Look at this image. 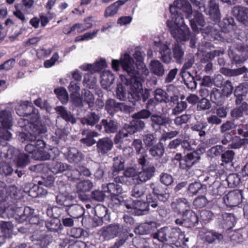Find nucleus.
Listing matches in <instances>:
<instances>
[{
  "label": "nucleus",
  "instance_id": "nucleus-48",
  "mask_svg": "<svg viewBox=\"0 0 248 248\" xmlns=\"http://www.w3.org/2000/svg\"><path fill=\"white\" fill-rule=\"evenodd\" d=\"M71 196L68 195L63 194H59L56 197V202L61 205L68 207L71 204L72 202Z\"/></svg>",
  "mask_w": 248,
  "mask_h": 248
},
{
  "label": "nucleus",
  "instance_id": "nucleus-31",
  "mask_svg": "<svg viewBox=\"0 0 248 248\" xmlns=\"http://www.w3.org/2000/svg\"><path fill=\"white\" fill-rule=\"evenodd\" d=\"M124 3L125 1L119 0L107 7L105 11V17L111 16L117 14L120 6Z\"/></svg>",
  "mask_w": 248,
  "mask_h": 248
},
{
  "label": "nucleus",
  "instance_id": "nucleus-2",
  "mask_svg": "<svg viewBox=\"0 0 248 248\" xmlns=\"http://www.w3.org/2000/svg\"><path fill=\"white\" fill-rule=\"evenodd\" d=\"M33 127L31 132H21L18 135V139L21 142L29 141L25 146V150L28 153L29 156L34 158L35 154H37L39 148L37 145L38 140L39 139L40 135L46 132V127H41V128Z\"/></svg>",
  "mask_w": 248,
  "mask_h": 248
},
{
  "label": "nucleus",
  "instance_id": "nucleus-15",
  "mask_svg": "<svg viewBox=\"0 0 248 248\" xmlns=\"http://www.w3.org/2000/svg\"><path fill=\"white\" fill-rule=\"evenodd\" d=\"M232 12L238 20L246 25H248V8L241 6H236L233 7Z\"/></svg>",
  "mask_w": 248,
  "mask_h": 248
},
{
  "label": "nucleus",
  "instance_id": "nucleus-42",
  "mask_svg": "<svg viewBox=\"0 0 248 248\" xmlns=\"http://www.w3.org/2000/svg\"><path fill=\"white\" fill-rule=\"evenodd\" d=\"M93 183L90 180L80 181L77 185V190L78 193H85L91 190L93 188Z\"/></svg>",
  "mask_w": 248,
  "mask_h": 248
},
{
  "label": "nucleus",
  "instance_id": "nucleus-14",
  "mask_svg": "<svg viewBox=\"0 0 248 248\" xmlns=\"http://www.w3.org/2000/svg\"><path fill=\"white\" fill-rule=\"evenodd\" d=\"M200 159L197 152L188 153L181 159L180 165L183 169H188L196 163Z\"/></svg>",
  "mask_w": 248,
  "mask_h": 248
},
{
  "label": "nucleus",
  "instance_id": "nucleus-16",
  "mask_svg": "<svg viewBox=\"0 0 248 248\" xmlns=\"http://www.w3.org/2000/svg\"><path fill=\"white\" fill-rule=\"evenodd\" d=\"M172 209L176 212L184 214L190 208V203L185 198L176 199L171 203Z\"/></svg>",
  "mask_w": 248,
  "mask_h": 248
},
{
  "label": "nucleus",
  "instance_id": "nucleus-21",
  "mask_svg": "<svg viewBox=\"0 0 248 248\" xmlns=\"http://www.w3.org/2000/svg\"><path fill=\"white\" fill-rule=\"evenodd\" d=\"M83 136H85V138L81 139L80 140L82 143H83L87 146H91L96 142L95 140L93 139L94 137H96L98 136V133L94 131L83 130L81 132Z\"/></svg>",
  "mask_w": 248,
  "mask_h": 248
},
{
  "label": "nucleus",
  "instance_id": "nucleus-61",
  "mask_svg": "<svg viewBox=\"0 0 248 248\" xmlns=\"http://www.w3.org/2000/svg\"><path fill=\"white\" fill-rule=\"evenodd\" d=\"M85 232L81 228H73L67 232L68 235L75 238H78L84 236Z\"/></svg>",
  "mask_w": 248,
  "mask_h": 248
},
{
  "label": "nucleus",
  "instance_id": "nucleus-5",
  "mask_svg": "<svg viewBox=\"0 0 248 248\" xmlns=\"http://www.w3.org/2000/svg\"><path fill=\"white\" fill-rule=\"evenodd\" d=\"M120 64L122 65L123 70L126 72L130 77L129 78H132L137 75H139L140 72L139 70H138L139 68L134 64L133 60L129 54H125L123 58L120 61L117 60L112 61V68L115 71L119 70Z\"/></svg>",
  "mask_w": 248,
  "mask_h": 248
},
{
  "label": "nucleus",
  "instance_id": "nucleus-45",
  "mask_svg": "<svg viewBox=\"0 0 248 248\" xmlns=\"http://www.w3.org/2000/svg\"><path fill=\"white\" fill-rule=\"evenodd\" d=\"M152 224L155 225V223L154 222H151L141 224L135 228V232L136 233L140 235L147 234L149 233L152 230Z\"/></svg>",
  "mask_w": 248,
  "mask_h": 248
},
{
  "label": "nucleus",
  "instance_id": "nucleus-64",
  "mask_svg": "<svg viewBox=\"0 0 248 248\" xmlns=\"http://www.w3.org/2000/svg\"><path fill=\"white\" fill-rule=\"evenodd\" d=\"M133 243L136 248H148V242L143 237H136L133 240Z\"/></svg>",
  "mask_w": 248,
  "mask_h": 248
},
{
  "label": "nucleus",
  "instance_id": "nucleus-62",
  "mask_svg": "<svg viewBox=\"0 0 248 248\" xmlns=\"http://www.w3.org/2000/svg\"><path fill=\"white\" fill-rule=\"evenodd\" d=\"M236 127L234 123L232 121H227L220 126L221 133H227V132L235 129Z\"/></svg>",
  "mask_w": 248,
  "mask_h": 248
},
{
  "label": "nucleus",
  "instance_id": "nucleus-30",
  "mask_svg": "<svg viewBox=\"0 0 248 248\" xmlns=\"http://www.w3.org/2000/svg\"><path fill=\"white\" fill-rule=\"evenodd\" d=\"M151 120L152 121V126L154 129H155L156 126L165 125L170 123V120L169 118L156 114L152 115Z\"/></svg>",
  "mask_w": 248,
  "mask_h": 248
},
{
  "label": "nucleus",
  "instance_id": "nucleus-18",
  "mask_svg": "<svg viewBox=\"0 0 248 248\" xmlns=\"http://www.w3.org/2000/svg\"><path fill=\"white\" fill-rule=\"evenodd\" d=\"M37 145L39 148L37 150V154H35L34 159L35 160H46L50 158V153L45 150L46 143L44 140L38 139Z\"/></svg>",
  "mask_w": 248,
  "mask_h": 248
},
{
  "label": "nucleus",
  "instance_id": "nucleus-60",
  "mask_svg": "<svg viewBox=\"0 0 248 248\" xmlns=\"http://www.w3.org/2000/svg\"><path fill=\"white\" fill-rule=\"evenodd\" d=\"M248 93V84L243 83L237 86L234 90V95H242L246 96Z\"/></svg>",
  "mask_w": 248,
  "mask_h": 248
},
{
  "label": "nucleus",
  "instance_id": "nucleus-28",
  "mask_svg": "<svg viewBox=\"0 0 248 248\" xmlns=\"http://www.w3.org/2000/svg\"><path fill=\"white\" fill-rule=\"evenodd\" d=\"M68 214L72 217L78 218L81 217L84 214V209L79 204L71 203L66 210Z\"/></svg>",
  "mask_w": 248,
  "mask_h": 248
},
{
  "label": "nucleus",
  "instance_id": "nucleus-22",
  "mask_svg": "<svg viewBox=\"0 0 248 248\" xmlns=\"http://www.w3.org/2000/svg\"><path fill=\"white\" fill-rule=\"evenodd\" d=\"M101 84L103 88L110 90V86L114 80V76L109 71H105L101 75Z\"/></svg>",
  "mask_w": 248,
  "mask_h": 248
},
{
  "label": "nucleus",
  "instance_id": "nucleus-56",
  "mask_svg": "<svg viewBox=\"0 0 248 248\" xmlns=\"http://www.w3.org/2000/svg\"><path fill=\"white\" fill-rule=\"evenodd\" d=\"M96 78L93 74H87L84 76L83 84L90 89H93L96 86Z\"/></svg>",
  "mask_w": 248,
  "mask_h": 248
},
{
  "label": "nucleus",
  "instance_id": "nucleus-39",
  "mask_svg": "<svg viewBox=\"0 0 248 248\" xmlns=\"http://www.w3.org/2000/svg\"><path fill=\"white\" fill-rule=\"evenodd\" d=\"M149 151L150 155L156 159H158L163 155L164 148L162 144L159 142L156 145L151 147Z\"/></svg>",
  "mask_w": 248,
  "mask_h": 248
},
{
  "label": "nucleus",
  "instance_id": "nucleus-27",
  "mask_svg": "<svg viewBox=\"0 0 248 248\" xmlns=\"http://www.w3.org/2000/svg\"><path fill=\"white\" fill-rule=\"evenodd\" d=\"M222 220L220 221L223 228L226 229H230L234 226L235 218L234 216L230 213H225L221 215Z\"/></svg>",
  "mask_w": 248,
  "mask_h": 248
},
{
  "label": "nucleus",
  "instance_id": "nucleus-19",
  "mask_svg": "<svg viewBox=\"0 0 248 248\" xmlns=\"http://www.w3.org/2000/svg\"><path fill=\"white\" fill-rule=\"evenodd\" d=\"M194 17L190 20V25L194 31L201 29L205 25V21L202 15L198 11L193 12Z\"/></svg>",
  "mask_w": 248,
  "mask_h": 248
},
{
  "label": "nucleus",
  "instance_id": "nucleus-49",
  "mask_svg": "<svg viewBox=\"0 0 248 248\" xmlns=\"http://www.w3.org/2000/svg\"><path fill=\"white\" fill-rule=\"evenodd\" d=\"M234 20L233 18L226 17L223 19L220 23V26L224 32H229L230 30L232 29L233 24Z\"/></svg>",
  "mask_w": 248,
  "mask_h": 248
},
{
  "label": "nucleus",
  "instance_id": "nucleus-47",
  "mask_svg": "<svg viewBox=\"0 0 248 248\" xmlns=\"http://www.w3.org/2000/svg\"><path fill=\"white\" fill-rule=\"evenodd\" d=\"M107 208L102 205H98L94 208V212L97 217L101 218L105 220L109 219V217L107 215Z\"/></svg>",
  "mask_w": 248,
  "mask_h": 248
},
{
  "label": "nucleus",
  "instance_id": "nucleus-3",
  "mask_svg": "<svg viewBox=\"0 0 248 248\" xmlns=\"http://www.w3.org/2000/svg\"><path fill=\"white\" fill-rule=\"evenodd\" d=\"M121 78L123 83L129 89V93L135 100L138 101L142 98L143 101L145 102L148 99L149 92L146 89L143 90L140 73L131 78H126L124 76H121Z\"/></svg>",
  "mask_w": 248,
  "mask_h": 248
},
{
  "label": "nucleus",
  "instance_id": "nucleus-23",
  "mask_svg": "<svg viewBox=\"0 0 248 248\" xmlns=\"http://www.w3.org/2000/svg\"><path fill=\"white\" fill-rule=\"evenodd\" d=\"M182 217H184L185 227H191L198 222V218L196 214L190 209L186 212H184V214H182Z\"/></svg>",
  "mask_w": 248,
  "mask_h": 248
},
{
  "label": "nucleus",
  "instance_id": "nucleus-29",
  "mask_svg": "<svg viewBox=\"0 0 248 248\" xmlns=\"http://www.w3.org/2000/svg\"><path fill=\"white\" fill-rule=\"evenodd\" d=\"M173 57L176 62L181 63L184 60L185 50L184 48L177 43L174 44L172 47Z\"/></svg>",
  "mask_w": 248,
  "mask_h": 248
},
{
  "label": "nucleus",
  "instance_id": "nucleus-7",
  "mask_svg": "<svg viewBox=\"0 0 248 248\" xmlns=\"http://www.w3.org/2000/svg\"><path fill=\"white\" fill-rule=\"evenodd\" d=\"M4 156L6 158L13 160L17 167H25L29 162V158L26 155L11 146L9 147L8 152L4 155Z\"/></svg>",
  "mask_w": 248,
  "mask_h": 248
},
{
  "label": "nucleus",
  "instance_id": "nucleus-41",
  "mask_svg": "<svg viewBox=\"0 0 248 248\" xmlns=\"http://www.w3.org/2000/svg\"><path fill=\"white\" fill-rule=\"evenodd\" d=\"M113 165L112 167V175L114 178L118 176L119 172L123 170L124 169V161L121 157H116L113 159Z\"/></svg>",
  "mask_w": 248,
  "mask_h": 248
},
{
  "label": "nucleus",
  "instance_id": "nucleus-37",
  "mask_svg": "<svg viewBox=\"0 0 248 248\" xmlns=\"http://www.w3.org/2000/svg\"><path fill=\"white\" fill-rule=\"evenodd\" d=\"M217 0H210L209 2V15L215 20L219 19L220 17L218 5L217 3Z\"/></svg>",
  "mask_w": 248,
  "mask_h": 248
},
{
  "label": "nucleus",
  "instance_id": "nucleus-10",
  "mask_svg": "<svg viewBox=\"0 0 248 248\" xmlns=\"http://www.w3.org/2000/svg\"><path fill=\"white\" fill-rule=\"evenodd\" d=\"M199 235L202 239L208 243H212L216 240L220 241L223 239V236L221 233L205 228L201 229L199 232Z\"/></svg>",
  "mask_w": 248,
  "mask_h": 248
},
{
  "label": "nucleus",
  "instance_id": "nucleus-59",
  "mask_svg": "<svg viewBox=\"0 0 248 248\" xmlns=\"http://www.w3.org/2000/svg\"><path fill=\"white\" fill-rule=\"evenodd\" d=\"M14 171V169L8 163L1 162L0 163V174L4 176L11 175Z\"/></svg>",
  "mask_w": 248,
  "mask_h": 248
},
{
  "label": "nucleus",
  "instance_id": "nucleus-6",
  "mask_svg": "<svg viewBox=\"0 0 248 248\" xmlns=\"http://www.w3.org/2000/svg\"><path fill=\"white\" fill-rule=\"evenodd\" d=\"M13 124L11 113L7 110L0 112V139L9 140L12 137L11 133L5 129H10Z\"/></svg>",
  "mask_w": 248,
  "mask_h": 248
},
{
  "label": "nucleus",
  "instance_id": "nucleus-32",
  "mask_svg": "<svg viewBox=\"0 0 248 248\" xmlns=\"http://www.w3.org/2000/svg\"><path fill=\"white\" fill-rule=\"evenodd\" d=\"M106 188L107 190L103 188L104 192H107L110 193L112 199L117 200L118 202H119L120 201L118 199V194L122 192L121 187L119 185H115L114 183H109L106 186Z\"/></svg>",
  "mask_w": 248,
  "mask_h": 248
},
{
  "label": "nucleus",
  "instance_id": "nucleus-44",
  "mask_svg": "<svg viewBox=\"0 0 248 248\" xmlns=\"http://www.w3.org/2000/svg\"><path fill=\"white\" fill-rule=\"evenodd\" d=\"M105 108L108 112H112L113 111L122 110L124 105L123 103H116L115 100L110 99L107 100Z\"/></svg>",
  "mask_w": 248,
  "mask_h": 248
},
{
  "label": "nucleus",
  "instance_id": "nucleus-36",
  "mask_svg": "<svg viewBox=\"0 0 248 248\" xmlns=\"http://www.w3.org/2000/svg\"><path fill=\"white\" fill-rule=\"evenodd\" d=\"M150 68L152 72L155 75L161 76L165 73V69L163 64L158 60H153L150 62Z\"/></svg>",
  "mask_w": 248,
  "mask_h": 248
},
{
  "label": "nucleus",
  "instance_id": "nucleus-1",
  "mask_svg": "<svg viewBox=\"0 0 248 248\" xmlns=\"http://www.w3.org/2000/svg\"><path fill=\"white\" fill-rule=\"evenodd\" d=\"M170 19L167 21L170 34L178 42L187 41L190 38L189 28L185 24L183 16L180 11L189 18L193 13L191 6L187 0H176L173 5H170Z\"/></svg>",
  "mask_w": 248,
  "mask_h": 248
},
{
  "label": "nucleus",
  "instance_id": "nucleus-4",
  "mask_svg": "<svg viewBox=\"0 0 248 248\" xmlns=\"http://www.w3.org/2000/svg\"><path fill=\"white\" fill-rule=\"evenodd\" d=\"M0 209L3 211V213H9L12 212V215L19 219L20 222L29 219L30 222L33 224H40L43 223V221H39L38 217H33V210L29 207H26L23 210L21 208L14 209L13 206L7 207H1Z\"/></svg>",
  "mask_w": 248,
  "mask_h": 248
},
{
  "label": "nucleus",
  "instance_id": "nucleus-52",
  "mask_svg": "<svg viewBox=\"0 0 248 248\" xmlns=\"http://www.w3.org/2000/svg\"><path fill=\"white\" fill-rule=\"evenodd\" d=\"M248 107V104L246 102H243L242 104L238 108L232 109L231 111L232 116L235 118L238 119L242 117L243 115V113Z\"/></svg>",
  "mask_w": 248,
  "mask_h": 248
},
{
  "label": "nucleus",
  "instance_id": "nucleus-50",
  "mask_svg": "<svg viewBox=\"0 0 248 248\" xmlns=\"http://www.w3.org/2000/svg\"><path fill=\"white\" fill-rule=\"evenodd\" d=\"M100 117L94 112L91 113L86 117L82 120V123L83 124H87L89 125L93 126L98 123Z\"/></svg>",
  "mask_w": 248,
  "mask_h": 248
},
{
  "label": "nucleus",
  "instance_id": "nucleus-35",
  "mask_svg": "<svg viewBox=\"0 0 248 248\" xmlns=\"http://www.w3.org/2000/svg\"><path fill=\"white\" fill-rule=\"evenodd\" d=\"M181 74L185 84L188 88L193 90L196 88L197 83L190 73L181 72Z\"/></svg>",
  "mask_w": 248,
  "mask_h": 248
},
{
  "label": "nucleus",
  "instance_id": "nucleus-8",
  "mask_svg": "<svg viewBox=\"0 0 248 248\" xmlns=\"http://www.w3.org/2000/svg\"><path fill=\"white\" fill-rule=\"evenodd\" d=\"M70 99L73 103L78 107H83L82 97L80 94V88L78 82L72 81L68 87Z\"/></svg>",
  "mask_w": 248,
  "mask_h": 248
},
{
  "label": "nucleus",
  "instance_id": "nucleus-46",
  "mask_svg": "<svg viewBox=\"0 0 248 248\" xmlns=\"http://www.w3.org/2000/svg\"><path fill=\"white\" fill-rule=\"evenodd\" d=\"M155 99L158 102H168L169 95L161 89H157L154 92Z\"/></svg>",
  "mask_w": 248,
  "mask_h": 248
},
{
  "label": "nucleus",
  "instance_id": "nucleus-55",
  "mask_svg": "<svg viewBox=\"0 0 248 248\" xmlns=\"http://www.w3.org/2000/svg\"><path fill=\"white\" fill-rule=\"evenodd\" d=\"M82 101L86 102L90 108L94 105V97L93 93L89 90H84L83 92Z\"/></svg>",
  "mask_w": 248,
  "mask_h": 248
},
{
  "label": "nucleus",
  "instance_id": "nucleus-11",
  "mask_svg": "<svg viewBox=\"0 0 248 248\" xmlns=\"http://www.w3.org/2000/svg\"><path fill=\"white\" fill-rule=\"evenodd\" d=\"M241 192L235 190L229 192L223 198L224 203L228 206L232 207L238 205L242 200Z\"/></svg>",
  "mask_w": 248,
  "mask_h": 248
},
{
  "label": "nucleus",
  "instance_id": "nucleus-43",
  "mask_svg": "<svg viewBox=\"0 0 248 248\" xmlns=\"http://www.w3.org/2000/svg\"><path fill=\"white\" fill-rule=\"evenodd\" d=\"M68 169H69V165L61 162H54L50 167V171L54 174L62 173Z\"/></svg>",
  "mask_w": 248,
  "mask_h": 248
},
{
  "label": "nucleus",
  "instance_id": "nucleus-33",
  "mask_svg": "<svg viewBox=\"0 0 248 248\" xmlns=\"http://www.w3.org/2000/svg\"><path fill=\"white\" fill-rule=\"evenodd\" d=\"M205 189V186L200 182H196L189 185L188 192L191 196H194L197 194L203 193Z\"/></svg>",
  "mask_w": 248,
  "mask_h": 248
},
{
  "label": "nucleus",
  "instance_id": "nucleus-25",
  "mask_svg": "<svg viewBox=\"0 0 248 248\" xmlns=\"http://www.w3.org/2000/svg\"><path fill=\"white\" fill-rule=\"evenodd\" d=\"M66 158L69 162L78 163L83 159V155L77 148H70L66 155Z\"/></svg>",
  "mask_w": 248,
  "mask_h": 248
},
{
  "label": "nucleus",
  "instance_id": "nucleus-58",
  "mask_svg": "<svg viewBox=\"0 0 248 248\" xmlns=\"http://www.w3.org/2000/svg\"><path fill=\"white\" fill-rule=\"evenodd\" d=\"M224 147L221 145H216L211 148L207 151V155L213 158L219 155L224 151Z\"/></svg>",
  "mask_w": 248,
  "mask_h": 248
},
{
  "label": "nucleus",
  "instance_id": "nucleus-13",
  "mask_svg": "<svg viewBox=\"0 0 248 248\" xmlns=\"http://www.w3.org/2000/svg\"><path fill=\"white\" fill-rule=\"evenodd\" d=\"M113 146L112 140L108 137L100 139L96 142V151L102 155H105L110 151Z\"/></svg>",
  "mask_w": 248,
  "mask_h": 248
},
{
  "label": "nucleus",
  "instance_id": "nucleus-40",
  "mask_svg": "<svg viewBox=\"0 0 248 248\" xmlns=\"http://www.w3.org/2000/svg\"><path fill=\"white\" fill-rule=\"evenodd\" d=\"M136 170L133 168H127L122 174V175L114 177V181L116 183H124L126 182L127 177H133L136 174Z\"/></svg>",
  "mask_w": 248,
  "mask_h": 248
},
{
  "label": "nucleus",
  "instance_id": "nucleus-20",
  "mask_svg": "<svg viewBox=\"0 0 248 248\" xmlns=\"http://www.w3.org/2000/svg\"><path fill=\"white\" fill-rule=\"evenodd\" d=\"M127 209H133V213L137 215H141L143 212L148 210L147 203L140 201H133L131 205L129 204H125Z\"/></svg>",
  "mask_w": 248,
  "mask_h": 248
},
{
  "label": "nucleus",
  "instance_id": "nucleus-24",
  "mask_svg": "<svg viewBox=\"0 0 248 248\" xmlns=\"http://www.w3.org/2000/svg\"><path fill=\"white\" fill-rule=\"evenodd\" d=\"M155 168L152 165L143 167V170L137 175L138 178L142 182H145L149 180L154 175Z\"/></svg>",
  "mask_w": 248,
  "mask_h": 248
},
{
  "label": "nucleus",
  "instance_id": "nucleus-34",
  "mask_svg": "<svg viewBox=\"0 0 248 248\" xmlns=\"http://www.w3.org/2000/svg\"><path fill=\"white\" fill-rule=\"evenodd\" d=\"M101 123L104 126L105 131L107 133H114L118 129V125L116 121L112 120L108 121L103 119Z\"/></svg>",
  "mask_w": 248,
  "mask_h": 248
},
{
  "label": "nucleus",
  "instance_id": "nucleus-57",
  "mask_svg": "<svg viewBox=\"0 0 248 248\" xmlns=\"http://www.w3.org/2000/svg\"><path fill=\"white\" fill-rule=\"evenodd\" d=\"M143 53L140 50L137 49L135 50L134 54L133 55L134 58L137 60V62H138L139 66H137L139 69L138 70L140 71V72H141L140 68H142V72L143 71L144 68L145 67V65L143 63Z\"/></svg>",
  "mask_w": 248,
  "mask_h": 248
},
{
  "label": "nucleus",
  "instance_id": "nucleus-38",
  "mask_svg": "<svg viewBox=\"0 0 248 248\" xmlns=\"http://www.w3.org/2000/svg\"><path fill=\"white\" fill-rule=\"evenodd\" d=\"M211 101L217 105H221L223 103L225 97L221 92L217 89L214 88L210 93Z\"/></svg>",
  "mask_w": 248,
  "mask_h": 248
},
{
  "label": "nucleus",
  "instance_id": "nucleus-9",
  "mask_svg": "<svg viewBox=\"0 0 248 248\" xmlns=\"http://www.w3.org/2000/svg\"><path fill=\"white\" fill-rule=\"evenodd\" d=\"M122 228L118 223H113L103 227L100 230L101 235L106 240L116 237L122 231Z\"/></svg>",
  "mask_w": 248,
  "mask_h": 248
},
{
  "label": "nucleus",
  "instance_id": "nucleus-63",
  "mask_svg": "<svg viewBox=\"0 0 248 248\" xmlns=\"http://www.w3.org/2000/svg\"><path fill=\"white\" fill-rule=\"evenodd\" d=\"M228 186L230 187H234L237 186L240 182V179L236 174H231L228 176L226 178Z\"/></svg>",
  "mask_w": 248,
  "mask_h": 248
},
{
  "label": "nucleus",
  "instance_id": "nucleus-53",
  "mask_svg": "<svg viewBox=\"0 0 248 248\" xmlns=\"http://www.w3.org/2000/svg\"><path fill=\"white\" fill-rule=\"evenodd\" d=\"M145 192V187L139 184L136 185L133 187L131 195L132 197L135 198H140L143 196Z\"/></svg>",
  "mask_w": 248,
  "mask_h": 248
},
{
  "label": "nucleus",
  "instance_id": "nucleus-51",
  "mask_svg": "<svg viewBox=\"0 0 248 248\" xmlns=\"http://www.w3.org/2000/svg\"><path fill=\"white\" fill-rule=\"evenodd\" d=\"M232 143L229 145V147L232 149H239L245 143L248 144V139H240L237 136L232 137Z\"/></svg>",
  "mask_w": 248,
  "mask_h": 248
},
{
  "label": "nucleus",
  "instance_id": "nucleus-26",
  "mask_svg": "<svg viewBox=\"0 0 248 248\" xmlns=\"http://www.w3.org/2000/svg\"><path fill=\"white\" fill-rule=\"evenodd\" d=\"M55 110L60 116L67 122L75 124L76 120L70 111H68L63 106H58L55 108Z\"/></svg>",
  "mask_w": 248,
  "mask_h": 248
},
{
  "label": "nucleus",
  "instance_id": "nucleus-17",
  "mask_svg": "<svg viewBox=\"0 0 248 248\" xmlns=\"http://www.w3.org/2000/svg\"><path fill=\"white\" fill-rule=\"evenodd\" d=\"M107 66L106 62L105 59H100L93 64H84L81 65L79 68L84 71L89 70L91 72H99Z\"/></svg>",
  "mask_w": 248,
  "mask_h": 248
},
{
  "label": "nucleus",
  "instance_id": "nucleus-54",
  "mask_svg": "<svg viewBox=\"0 0 248 248\" xmlns=\"http://www.w3.org/2000/svg\"><path fill=\"white\" fill-rule=\"evenodd\" d=\"M58 98L63 104H65L68 100V95L66 89L64 88H59L54 90Z\"/></svg>",
  "mask_w": 248,
  "mask_h": 248
},
{
  "label": "nucleus",
  "instance_id": "nucleus-12",
  "mask_svg": "<svg viewBox=\"0 0 248 248\" xmlns=\"http://www.w3.org/2000/svg\"><path fill=\"white\" fill-rule=\"evenodd\" d=\"M155 49L158 51L160 55V59L166 63H170L171 60L170 49L167 44H163L160 42H155Z\"/></svg>",
  "mask_w": 248,
  "mask_h": 248
}]
</instances>
